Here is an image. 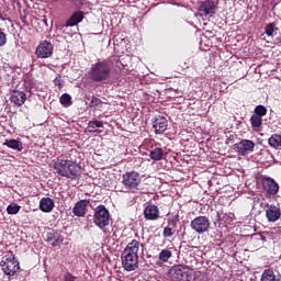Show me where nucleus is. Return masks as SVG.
<instances>
[{"label": "nucleus", "mask_w": 281, "mask_h": 281, "mask_svg": "<svg viewBox=\"0 0 281 281\" xmlns=\"http://www.w3.org/2000/svg\"><path fill=\"white\" fill-rule=\"evenodd\" d=\"M139 247H144V244L137 239H133L122 251L121 262L125 271H135L139 269Z\"/></svg>", "instance_id": "1"}, {"label": "nucleus", "mask_w": 281, "mask_h": 281, "mask_svg": "<svg viewBox=\"0 0 281 281\" xmlns=\"http://www.w3.org/2000/svg\"><path fill=\"white\" fill-rule=\"evenodd\" d=\"M53 168L55 175H58L59 177H66V179H71V181L76 180L77 177L82 175V168L80 165L69 159L57 158L53 165Z\"/></svg>", "instance_id": "2"}, {"label": "nucleus", "mask_w": 281, "mask_h": 281, "mask_svg": "<svg viewBox=\"0 0 281 281\" xmlns=\"http://www.w3.org/2000/svg\"><path fill=\"white\" fill-rule=\"evenodd\" d=\"M113 72V60L103 59L91 65L88 72L92 82H106Z\"/></svg>", "instance_id": "3"}, {"label": "nucleus", "mask_w": 281, "mask_h": 281, "mask_svg": "<svg viewBox=\"0 0 281 281\" xmlns=\"http://www.w3.org/2000/svg\"><path fill=\"white\" fill-rule=\"evenodd\" d=\"M1 270L4 276L14 277L19 273L21 269V263L16 259V255L13 252H8L4 255L0 261Z\"/></svg>", "instance_id": "4"}, {"label": "nucleus", "mask_w": 281, "mask_h": 281, "mask_svg": "<svg viewBox=\"0 0 281 281\" xmlns=\"http://www.w3.org/2000/svg\"><path fill=\"white\" fill-rule=\"evenodd\" d=\"M121 183L126 190L135 192V190H139V186H142V175L137 171H126L122 176Z\"/></svg>", "instance_id": "5"}, {"label": "nucleus", "mask_w": 281, "mask_h": 281, "mask_svg": "<svg viewBox=\"0 0 281 281\" xmlns=\"http://www.w3.org/2000/svg\"><path fill=\"white\" fill-rule=\"evenodd\" d=\"M111 221V214L106 206L99 205L94 210L93 223L99 227V229H104V227H109V223Z\"/></svg>", "instance_id": "6"}, {"label": "nucleus", "mask_w": 281, "mask_h": 281, "mask_svg": "<svg viewBox=\"0 0 281 281\" xmlns=\"http://www.w3.org/2000/svg\"><path fill=\"white\" fill-rule=\"evenodd\" d=\"M210 218L201 215L191 221L190 227L195 234H205L206 232H210Z\"/></svg>", "instance_id": "7"}, {"label": "nucleus", "mask_w": 281, "mask_h": 281, "mask_svg": "<svg viewBox=\"0 0 281 281\" xmlns=\"http://www.w3.org/2000/svg\"><path fill=\"white\" fill-rule=\"evenodd\" d=\"M254 148H256V143L249 139H241L239 143H236L233 146L235 153H238L241 157L249 155V153H254Z\"/></svg>", "instance_id": "8"}, {"label": "nucleus", "mask_w": 281, "mask_h": 281, "mask_svg": "<svg viewBox=\"0 0 281 281\" xmlns=\"http://www.w3.org/2000/svg\"><path fill=\"white\" fill-rule=\"evenodd\" d=\"M53 54L54 45L50 42H47V40L42 41L35 49V56L38 58H52Z\"/></svg>", "instance_id": "9"}, {"label": "nucleus", "mask_w": 281, "mask_h": 281, "mask_svg": "<svg viewBox=\"0 0 281 281\" xmlns=\"http://www.w3.org/2000/svg\"><path fill=\"white\" fill-rule=\"evenodd\" d=\"M261 186L265 192H267V194H270L272 196H276V194L280 192V184H278V182H276V180H273V178L271 177H267V176L262 177Z\"/></svg>", "instance_id": "10"}, {"label": "nucleus", "mask_w": 281, "mask_h": 281, "mask_svg": "<svg viewBox=\"0 0 281 281\" xmlns=\"http://www.w3.org/2000/svg\"><path fill=\"white\" fill-rule=\"evenodd\" d=\"M151 124L156 135H164V132L168 131V119L166 116L156 115L151 120Z\"/></svg>", "instance_id": "11"}, {"label": "nucleus", "mask_w": 281, "mask_h": 281, "mask_svg": "<svg viewBox=\"0 0 281 281\" xmlns=\"http://www.w3.org/2000/svg\"><path fill=\"white\" fill-rule=\"evenodd\" d=\"M266 218L268 223H277L281 218L280 205L267 204Z\"/></svg>", "instance_id": "12"}, {"label": "nucleus", "mask_w": 281, "mask_h": 281, "mask_svg": "<svg viewBox=\"0 0 281 281\" xmlns=\"http://www.w3.org/2000/svg\"><path fill=\"white\" fill-rule=\"evenodd\" d=\"M89 203H91V201L89 200H79L78 202H76L72 207L74 216H77L78 218H85V216L87 215V207H89Z\"/></svg>", "instance_id": "13"}, {"label": "nucleus", "mask_w": 281, "mask_h": 281, "mask_svg": "<svg viewBox=\"0 0 281 281\" xmlns=\"http://www.w3.org/2000/svg\"><path fill=\"white\" fill-rule=\"evenodd\" d=\"M9 100L14 106H23L27 100V94L23 91L12 90Z\"/></svg>", "instance_id": "14"}, {"label": "nucleus", "mask_w": 281, "mask_h": 281, "mask_svg": "<svg viewBox=\"0 0 281 281\" xmlns=\"http://www.w3.org/2000/svg\"><path fill=\"white\" fill-rule=\"evenodd\" d=\"M171 272H172V280L188 281V278H189L188 267L178 265L171 269Z\"/></svg>", "instance_id": "15"}, {"label": "nucleus", "mask_w": 281, "mask_h": 281, "mask_svg": "<svg viewBox=\"0 0 281 281\" xmlns=\"http://www.w3.org/2000/svg\"><path fill=\"white\" fill-rule=\"evenodd\" d=\"M63 235L58 231L52 229L46 234V243L52 247H60L63 245Z\"/></svg>", "instance_id": "16"}, {"label": "nucleus", "mask_w": 281, "mask_h": 281, "mask_svg": "<svg viewBox=\"0 0 281 281\" xmlns=\"http://www.w3.org/2000/svg\"><path fill=\"white\" fill-rule=\"evenodd\" d=\"M143 214L146 221H159V207L155 204H148Z\"/></svg>", "instance_id": "17"}, {"label": "nucleus", "mask_w": 281, "mask_h": 281, "mask_svg": "<svg viewBox=\"0 0 281 281\" xmlns=\"http://www.w3.org/2000/svg\"><path fill=\"white\" fill-rule=\"evenodd\" d=\"M216 4H214V0L201 1L198 8L199 12H202L204 16H207L209 14H214Z\"/></svg>", "instance_id": "18"}, {"label": "nucleus", "mask_w": 281, "mask_h": 281, "mask_svg": "<svg viewBox=\"0 0 281 281\" xmlns=\"http://www.w3.org/2000/svg\"><path fill=\"white\" fill-rule=\"evenodd\" d=\"M83 20H85V12L76 11L66 21V27H75V25H78V23H82Z\"/></svg>", "instance_id": "19"}, {"label": "nucleus", "mask_w": 281, "mask_h": 281, "mask_svg": "<svg viewBox=\"0 0 281 281\" xmlns=\"http://www.w3.org/2000/svg\"><path fill=\"white\" fill-rule=\"evenodd\" d=\"M55 203L54 199L52 198H42L40 201V210L41 212H44L45 214H49L52 210H54Z\"/></svg>", "instance_id": "20"}, {"label": "nucleus", "mask_w": 281, "mask_h": 281, "mask_svg": "<svg viewBox=\"0 0 281 281\" xmlns=\"http://www.w3.org/2000/svg\"><path fill=\"white\" fill-rule=\"evenodd\" d=\"M3 146H7L8 148H12V150H18V153H21L23 150V143L19 139H5L3 143Z\"/></svg>", "instance_id": "21"}, {"label": "nucleus", "mask_w": 281, "mask_h": 281, "mask_svg": "<svg viewBox=\"0 0 281 281\" xmlns=\"http://www.w3.org/2000/svg\"><path fill=\"white\" fill-rule=\"evenodd\" d=\"M269 146L276 148L277 150L281 149V134H272L268 139Z\"/></svg>", "instance_id": "22"}, {"label": "nucleus", "mask_w": 281, "mask_h": 281, "mask_svg": "<svg viewBox=\"0 0 281 281\" xmlns=\"http://www.w3.org/2000/svg\"><path fill=\"white\" fill-rule=\"evenodd\" d=\"M164 149L161 147H156L149 151V157L153 161H161L164 159Z\"/></svg>", "instance_id": "23"}, {"label": "nucleus", "mask_w": 281, "mask_h": 281, "mask_svg": "<svg viewBox=\"0 0 281 281\" xmlns=\"http://www.w3.org/2000/svg\"><path fill=\"white\" fill-rule=\"evenodd\" d=\"M250 124H251V128L254 131H258L259 128L262 127V116H258L257 114H252L250 116Z\"/></svg>", "instance_id": "24"}, {"label": "nucleus", "mask_w": 281, "mask_h": 281, "mask_svg": "<svg viewBox=\"0 0 281 281\" xmlns=\"http://www.w3.org/2000/svg\"><path fill=\"white\" fill-rule=\"evenodd\" d=\"M88 126H89V128H92V130H89V133H100V131L94 130V128H104V122L93 120L88 123Z\"/></svg>", "instance_id": "25"}, {"label": "nucleus", "mask_w": 281, "mask_h": 281, "mask_svg": "<svg viewBox=\"0 0 281 281\" xmlns=\"http://www.w3.org/2000/svg\"><path fill=\"white\" fill-rule=\"evenodd\" d=\"M170 258H172V251L171 250L162 249L159 252L158 260H160V262L166 263V262H168V260H170Z\"/></svg>", "instance_id": "26"}, {"label": "nucleus", "mask_w": 281, "mask_h": 281, "mask_svg": "<svg viewBox=\"0 0 281 281\" xmlns=\"http://www.w3.org/2000/svg\"><path fill=\"white\" fill-rule=\"evenodd\" d=\"M276 272L271 269H267L261 274V281H276Z\"/></svg>", "instance_id": "27"}, {"label": "nucleus", "mask_w": 281, "mask_h": 281, "mask_svg": "<svg viewBox=\"0 0 281 281\" xmlns=\"http://www.w3.org/2000/svg\"><path fill=\"white\" fill-rule=\"evenodd\" d=\"M254 113H255V115H258L259 117H265V115H267V113H268L267 106L261 105V104L256 105Z\"/></svg>", "instance_id": "28"}, {"label": "nucleus", "mask_w": 281, "mask_h": 281, "mask_svg": "<svg viewBox=\"0 0 281 281\" xmlns=\"http://www.w3.org/2000/svg\"><path fill=\"white\" fill-rule=\"evenodd\" d=\"M59 102L63 106H71V95L69 93H64L59 98Z\"/></svg>", "instance_id": "29"}, {"label": "nucleus", "mask_w": 281, "mask_h": 281, "mask_svg": "<svg viewBox=\"0 0 281 281\" xmlns=\"http://www.w3.org/2000/svg\"><path fill=\"white\" fill-rule=\"evenodd\" d=\"M273 32H276V22L268 23L265 26V34H267V36H273Z\"/></svg>", "instance_id": "30"}, {"label": "nucleus", "mask_w": 281, "mask_h": 281, "mask_svg": "<svg viewBox=\"0 0 281 281\" xmlns=\"http://www.w3.org/2000/svg\"><path fill=\"white\" fill-rule=\"evenodd\" d=\"M167 224L169 227H172L173 229L179 225V215H175L172 217H169L167 220Z\"/></svg>", "instance_id": "31"}, {"label": "nucleus", "mask_w": 281, "mask_h": 281, "mask_svg": "<svg viewBox=\"0 0 281 281\" xmlns=\"http://www.w3.org/2000/svg\"><path fill=\"white\" fill-rule=\"evenodd\" d=\"M20 211H21V206L16 204L15 205L10 204L7 207L8 214H11V215L19 214Z\"/></svg>", "instance_id": "32"}, {"label": "nucleus", "mask_w": 281, "mask_h": 281, "mask_svg": "<svg viewBox=\"0 0 281 281\" xmlns=\"http://www.w3.org/2000/svg\"><path fill=\"white\" fill-rule=\"evenodd\" d=\"M162 236L164 238H172V236H175V231L172 229V227L167 226L162 231Z\"/></svg>", "instance_id": "33"}, {"label": "nucleus", "mask_w": 281, "mask_h": 281, "mask_svg": "<svg viewBox=\"0 0 281 281\" xmlns=\"http://www.w3.org/2000/svg\"><path fill=\"white\" fill-rule=\"evenodd\" d=\"M8 43V35L3 32V29L0 27V47H4Z\"/></svg>", "instance_id": "34"}, {"label": "nucleus", "mask_w": 281, "mask_h": 281, "mask_svg": "<svg viewBox=\"0 0 281 281\" xmlns=\"http://www.w3.org/2000/svg\"><path fill=\"white\" fill-rule=\"evenodd\" d=\"M77 279H78V277H74V274H71V272H66L64 274L63 281H76Z\"/></svg>", "instance_id": "35"}, {"label": "nucleus", "mask_w": 281, "mask_h": 281, "mask_svg": "<svg viewBox=\"0 0 281 281\" xmlns=\"http://www.w3.org/2000/svg\"><path fill=\"white\" fill-rule=\"evenodd\" d=\"M90 104H91V106H98V105L102 104V100H100L97 97H93Z\"/></svg>", "instance_id": "36"}, {"label": "nucleus", "mask_w": 281, "mask_h": 281, "mask_svg": "<svg viewBox=\"0 0 281 281\" xmlns=\"http://www.w3.org/2000/svg\"><path fill=\"white\" fill-rule=\"evenodd\" d=\"M179 67H181V69H190V64H188L183 60H180L179 61Z\"/></svg>", "instance_id": "37"}, {"label": "nucleus", "mask_w": 281, "mask_h": 281, "mask_svg": "<svg viewBox=\"0 0 281 281\" xmlns=\"http://www.w3.org/2000/svg\"><path fill=\"white\" fill-rule=\"evenodd\" d=\"M54 85H55V87H63V80L60 78H55Z\"/></svg>", "instance_id": "38"}, {"label": "nucleus", "mask_w": 281, "mask_h": 281, "mask_svg": "<svg viewBox=\"0 0 281 281\" xmlns=\"http://www.w3.org/2000/svg\"><path fill=\"white\" fill-rule=\"evenodd\" d=\"M74 3H75V5H78V3H80V1L79 0H74Z\"/></svg>", "instance_id": "39"}, {"label": "nucleus", "mask_w": 281, "mask_h": 281, "mask_svg": "<svg viewBox=\"0 0 281 281\" xmlns=\"http://www.w3.org/2000/svg\"><path fill=\"white\" fill-rule=\"evenodd\" d=\"M274 281H281V276L277 277Z\"/></svg>", "instance_id": "40"}, {"label": "nucleus", "mask_w": 281, "mask_h": 281, "mask_svg": "<svg viewBox=\"0 0 281 281\" xmlns=\"http://www.w3.org/2000/svg\"><path fill=\"white\" fill-rule=\"evenodd\" d=\"M0 19H1V21H5V18H3V16H0Z\"/></svg>", "instance_id": "41"}, {"label": "nucleus", "mask_w": 281, "mask_h": 281, "mask_svg": "<svg viewBox=\"0 0 281 281\" xmlns=\"http://www.w3.org/2000/svg\"><path fill=\"white\" fill-rule=\"evenodd\" d=\"M22 23H25V18L22 19Z\"/></svg>", "instance_id": "42"}]
</instances>
